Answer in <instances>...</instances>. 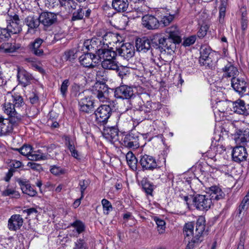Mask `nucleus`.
<instances>
[{
    "mask_svg": "<svg viewBox=\"0 0 249 249\" xmlns=\"http://www.w3.org/2000/svg\"><path fill=\"white\" fill-rule=\"evenodd\" d=\"M165 32V36L159 38V43L162 48L171 53L176 50V44L181 41L180 31L178 26L172 25L167 28Z\"/></svg>",
    "mask_w": 249,
    "mask_h": 249,
    "instance_id": "f257e3e1",
    "label": "nucleus"
},
{
    "mask_svg": "<svg viewBox=\"0 0 249 249\" xmlns=\"http://www.w3.org/2000/svg\"><path fill=\"white\" fill-rule=\"evenodd\" d=\"M20 121L19 118H4L0 117V136L6 135L12 132L14 126Z\"/></svg>",
    "mask_w": 249,
    "mask_h": 249,
    "instance_id": "f03ea898",
    "label": "nucleus"
},
{
    "mask_svg": "<svg viewBox=\"0 0 249 249\" xmlns=\"http://www.w3.org/2000/svg\"><path fill=\"white\" fill-rule=\"evenodd\" d=\"M100 42H103V45L107 46L109 49H112L113 47H115L117 49L120 47L122 40L121 36L118 34L108 32L104 35Z\"/></svg>",
    "mask_w": 249,
    "mask_h": 249,
    "instance_id": "7ed1b4c3",
    "label": "nucleus"
},
{
    "mask_svg": "<svg viewBox=\"0 0 249 249\" xmlns=\"http://www.w3.org/2000/svg\"><path fill=\"white\" fill-rule=\"evenodd\" d=\"M193 202L196 208L201 211H207L212 204L209 195H197L194 198Z\"/></svg>",
    "mask_w": 249,
    "mask_h": 249,
    "instance_id": "20e7f679",
    "label": "nucleus"
},
{
    "mask_svg": "<svg viewBox=\"0 0 249 249\" xmlns=\"http://www.w3.org/2000/svg\"><path fill=\"white\" fill-rule=\"evenodd\" d=\"M96 121L99 123H106L111 114V109L109 105L99 106L95 111Z\"/></svg>",
    "mask_w": 249,
    "mask_h": 249,
    "instance_id": "39448f33",
    "label": "nucleus"
},
{
    "mask_svg": "<svg viewBox=\"0 0 249 249\" xmlns=\"http://www.w3.org/2000/svg\"><path fill=\"white\" fill-rule=\"evenodd\" d=\"M122 144L129 148H137L139 147V136L137 133L130 132L123 135Z\"/></svg>",
    "mask_w": 249,
    "mask_h": 249,
    "instance_id": "423d86ee",
    "label": "nucleus"
},
{
    "mask_svg": "<svg viewBox=\"0 0 249 249\" xmlns=\"http://www.w3.org/2000/svg\"><path fill=\"white\" fill-rule=\"evenodd\" d=\"M20 20L18 16L15 14L13 16H9L7 19V27L5 28L8 32L11 34L19 33L21 31Z\"/></svg>",
    "mask_w": 249,
    "mask_h": 249,
    "instance_id": "0eeeda50",
    "label": "nucleus"
},
{
    "mask_svg": "<svg viewBox=\"0 0 249 249\" xmlns=\"http://www.w3.org/2000/svg\"><path fill=\"white\" fill-rule=\"evenodd\" d=\"M114 95L116 98L128 100L134 97L133 88L127 85H121L115 89Z\"/></svg>",
    "mask_w": 249,
    "mask_h": 249,
    "instance_id": "6e6552de",
    "label": "nucleus"
},
{
    "mask_svg": "<svg viewBox=\"0 0 249 249\" xmlns=\"http://www.w3.org/2000/svg\"><path fill=\"white\" fill-rule=\"evenodd\" d=\"M142 24L147 30H154L159 28L160 22L155 16L147 14L142 17Z\"/></svg>",
    "mask_w": 249,
    "mask_h": 249,
    "instance_id": "1a4fd4ad",
    "label": "nucleus"
},
{
    "mask_svg": "<svg viewBox=\"0 0 249 249\" xmlns=\"http://www.w3.org/2000/svg\"><path fill=\"white\" fill-rule=\"evenodd\" d=\"M140 163L143 170L153 171L158 166L155 158L146 154L141 156Z\"/></svg>",
    "mask_w": 249,
    "mask_h": 249,
    "instance_id": "9d476101",
    "label": "nucleus"
},
{
    "mask_svg": "<svg viewBox=\"0 0 249 249\" xmlns=\"http://www.w3.org/2000/svg\"><path fill=\"white\" fill-rule=\"evenodd\" d=\"M2 110L3 112L7 115L8 118L12 119L16 117L19 118V120L22 119V115L15 107L14 104L11 101H9L7 96L5 97L4 103L2 105Z\"/></svg>",
    "mask_w": 249,
    "mask_h": 249,
    "instance_id": "9b49d317",
    "label": "nucleus"
},
{
    "mask_svg": "<svg viewBox=\"0 0 249 249\" xmlns=\"http://www.w3.org/2000/svg\"><path fill=\"white\" fill-rule=\"evenodd\" d=\"M234 140L237 145H244L249 142V129H236L233 134Z\"/></svg>",
    "mask_w": 249,
    "mask_h": 249,
    "instance_id": "f8f14e48",
    "label": "nucleus"
},
{
    "mask_svg": "<svg viewBox=\"0 0 249 249\" xmlns=\"http://www.w3.org/2000/svg\"><path fill=\"white\" fill-rule=\"evenodd\" d=\"M116 50L121 56L126 59L132 58L135 54L134 47L129 43L123 44Z\"/></svg>",
    "mask_w": 249,
    "mask_h": 249,
    "instance_id": "ddd939ff",
    "label": "nucleus"
},
{
    "mask_svg": "<svg viewBox=\"0 0 249 249\" xmlns=\"http://www.w3.org/2000/svg\"><path fill=\"white\" fill-rule=\"evenodd\" d=\"M231 85L233 89L239 94L242 95L247 91L248 84L243 78L232 77L231 79Z\"/></svg>",
    "mask_w": 249,
    "mask_h": 249,
    "instance_id": "4468645a",
    "label": "nucleus"
},
{
    "mask_svg": "<svg viewBox=\"0 0 249 249\" xmlns=\"http://www.w3.org/2000/svg\"><path fill=\"white\" fill-rule=\"evenodd\" d=\"M23 223L21 215L18 214L12 215L8 219L7 227L10 231H17L20 229Z\"/></svg>",
    "mask_w": 249,
    "mask_h": 249,
    "instance_id": "2eb2a0df",
    "label": "nucleus"
},
{
    "mask_svg": "<svg viewBox=\"0 0 249 249\" xmlns=\"http://www.w3.org/2000/svg\"><path fill=\"white\" fill-rule=\"evenodd\" d=\"M247 155L246 149L241 145L234 148L232 153L233 160L236 162L245 160L247 158Z\"/></svg>",
    "mask_w": 249,
    "mask_h": 249,
    "instance_id": "dca6fc26",
    "label": "nucleus"
},
{
    "mask_svg": "<svg viewBox=\"0 0 249 249\" xmlns=\"http://www.w3.org/2000/svg\"><path fill=\"white\" fill-rule=\"evenodd\" d=\"M56 15L51 12L42 13L39 17L40 22L45 26H51L56 21Z\"/></svg>",
    "mask_w": 249,
    "mask_h": 249,
    "instance_id": "f3484780",
    "label": "nucleus"
},
{
    "mask_svg": "<svg viewBox=\"0 0 249 249\" xmlns=\"http://www.w3.org/2000/svg\"><path fill=\"white\" fill-rule=\"evenodd\" d=\"M79 106L81 111L90 113L93 108V102L90 97H85L80 100Z\"/></svg>",
    "mask_w": 249,
    "mask_h": 249,
    "instance_id": "a211bd4d",
    "label": "nucleus"
},
{
    "mask_svg": "<svg viewBox=\"0 0 249 249\" xmlns=\"http://www.w3.org/2000/svg\"><path fill=\"white\" fill-rule=\"evenodd\" d=\"M231 110L239 114L247 115L249 114L248 109L245 107L244 101L238 100L234 102H231Z\"/></svg>",
    "mask_w": 249,
    "mask_h": 249,
    "instance_id": "6ab92c4d",
    "label": "nucleus"
},
{
    "mask_svg": "<svg viewBox=\"0 0 249 249\" xmlns=\"http://www.w3.org/2000/svg\"><path fill=\"white\" fill-rule=\"evenodd\" d=\"M18 182L24 194L30 196H34L36 195V191L31 186L29 181L26 179H19L18 180Z\"/></svg>",
    "mask_w": 249,
    "mask_h": 249,
    "instance_id": "aec40b11",
    "label": "nucleus"
},
{
    "mask_svg": "<svg viewBox=\"0 0 249 249\" xmlns=\"http://www.w3.org/2000/svg\"><path fill=\"white\" fill-rule=\"evenodd\" d=\"M100 61L111 60L116 58V53L112 49H101L97 52Z\"/></svg>",
    "mask_w": 249,
    "mask_h": 249,
    "instance_id": "412c9836",
    "label": "nucleus"
},
{
    "mask_svg": "<svg viewBox=\"0 0 249 249\" xmlns=\"http://www.w3.org/2000/svg\"><path fill=\"white\" fill-rule=\"evenodd\" d=\"M211 49L207 47H202L200 51V57L199 62L201 65L209 66L212 62V59L210 57Z\"/></svg>",
    "mask_w": 249,
    "mask_h": 249,
    "instance_id": "4be33fe9",
    "label": "nucleus"
},
{
    "mask_svg": "<svg viewBox=\"0 0 249 249\" xmlns=\"http://www.w3.org/2000/svg\"><path fill=\"white\" fill-rule=\"evenodd\" d=\"M136 47L139 52H146L151 48V40L145 37L138 38L136 41Z\"/></svg>",
    "mask_w": 249,
    "mask_h": 249,
    "instance_id": "5701e85b",
    "label": "nucleus"
},
{
    "mask_svg": "<svg viewBox=\"0 0 249 249\" xmlns=\"http://www.w3.org/2000/svg\"><path fill=\"white\" fill-rule=\"evenodd\" d=\"M6 96L7 99H9V101L13 103L15 107L18 112L20 108L22 107L25 105L23 98L18 94H8Z\"/></svg>",
    "mask_w": 249,
    "mask_h": 249,
    "instance_id": "b1692460",
    "label": "nucleus"
},
{
    "mask_svg": "<svg viewBox=\"0 0 249 249\" xmlns=\"http://www.w3.org/2000/svg\"><path fill=\"white\" fill-rule=\"evenodd\" d=\"M95 57L93 54L88 53L82 55L79 57V61L85 67L93 68L95 66V62H93V58Z\"/></svg>",
    "mask_w": 249,
    "mask_h": 249,
    "instance_id": "393cba45",
    "label": "nucleus"
},
{
    "mask_svg": "<svg viewBox=\"0 0 249 249\" xmlns=\"http://www.w3.org/2000/svg\"><path fill=\"white\" fill-rule=\"evenodd\" d=\"M17 77L19 82L24 87L27 86L32 79L30 74L23 69L18 70Z\"/></svg>",
    "mask_w": 249,
    "mask_h": 249,
    "instance_id": "a878e982",
    "label": "nucleus"
},
{
    "mask_svg": "<svg viewBox=\"0 0 249 249\" xmlns=\"http://www.w3.org/2000/svg\"><path fill=\"white\" fill-rule=\"evenodd\" d=\"M21 48V45L16 43H4L1 45L0 50L6 53H12Z\"/></svg>",
    "mask_w": 249,
    "mask_h": 249,
    "instance_id": "bb28decb",
    "label": "nucleus"
},
{
    "mask_svg": "<svg viewBox=\"0 0 249 249\" xmlns=\"http://www.w3.org/2000/svg\"><path fill=\"white\" fill-rule=\"evenodd\" d=\"M58 2L60 7L68 13L76 9L77 5L74 0H58Z\"/></svg>",
    "mask_w": 249,
    "mask_h": 249,
    "instance_id": "cd10ccee",
    "label": "nucleus"
},
{
    "mask_svg": "<svg viewBox=\"0 0 249 249\" xmlns=\"http://www.w3.org/2000/svg\"><path fill=\"white\" fill-rule=\"evenodd\" d=\"M128 4V0H113L112 2L113 8L119 12L126 11Z\"/></svg>",
    "mask_w": 249,
    "mask_h": 249,
    "instance_id": "c85d7f7f",
    "label": "nucleus"
},
{
    "mask_svg": "<svg viewBox=\"0 0 249 249\" xmlns=\"http://www.w3.org/2000/svg\"><path fill=\"white\" fill-rule=\"evenodd\" d=\"M222 70L224 72L223 75L227 77H235V76L238 74L237 69L231 63H228Z\"/></svg>",
    "mask_w": 249,
    "mask_h": 249,
    "instance_id": "c756f323",
    "label": "nucleus"
},
{
    "mask_svg": "<svg viewBox=\"0 0 249 249\" xmlns=\"http://www.w3.org/2000/svg\"><path fill=\"white\" fill-rule=\"evenodd\" d=\"M66 141V143L68 146V149L71 152V156L77 160H80L81 156L80 153L76 149L74 141L71 140L69 137H67Z\"/></svg>",
    "mask_w": 249,
    "mask_h": 249,
    "instance_id": "7c9ffc66",
    "label": "nucleus"
},
{
    "mask_svg": "<svg viewBox=\"0 0 249 249\" xmlns=\"http://www.w3.org/2000/svg\"><path fill=\"white\" fill-rule=\"evenodd\" d=\"M211 196L212 198L218 200L223 198L225 196V194L222 189L218 186H213L210 188Z\"/></svg>",
    "mask_w": 249,
    "mask_h": 249,
    "instance_id": "2f4dec72",
    "label": "nucleus"
},
{
    "mask_svg": "<svg viewBox=\"0 0 249 249\" xmlns=\"http://www.w3.org/2000/svg\"><path fill=\"white\" fill-rule=\"evenodd\" d=\"M42 43L43 40L40 38H37L32 44L31 51L36 56H40L43 54V51L40 48Z\"/></svg>",
    "mask_w": 249,
    "mask_h": 249,
    "instance_id": "473e14b6",
    "label": "nucleus"
},
{
    "mask_svg": "<svg viewBox=\"0 0 249 249\" xmlns=\"http://www.w3.org/2000/svg\"><path fill=\"white\" fill-rule=\"evenodd\" d=\"M176 15V13H165L162 14L161 16L160 20H159L160 24H162L164 27L169 25L174 19Z\"/></svg>",
    "mask_w": 249,
    "mask_h": 249,
    "instance_id": "72a5a7b5",
    "label": "nucleus"
},
{
    "mask_svg": "<svg viewBox=\"0 0 249 249\" xmlns=\"http://www.w3.org/2000/svg\"><path fill=\"white\" fill-rule=\"evenodd\" d=\"M25 22L29 29H33L37 28L40 23L39 18L31 16H28L25 18Z\"/></svg>",
    "mask_w": 249,
    "mask_h": 249,
    "instance_id": "f704fd0d",
    "label": "nucleus"
},
{
    "mask_svg": "<svg viewBox=\"0 0 249 249\" xmlns=\"http://www.w3.org/2000/svg\"><path fill=\"white\" fill-rule=\"evenodd\" d=\"M126 160L131 169L133 170L137 169L138 160L132 152L129 151L126 154Z\"/></svg>",
    "mask_w": 249,
    "mask_h": 249,
    "instance_id": "c9c22d12",
    "label": "nucleus"
},
{
    "mask_svg": "<svg viewBox=\"0 0 249 249\" xmlns=\"http://www.w3.org/2000/svg\"><path fill=\"white\" fill-rule=\"evenodd\" d=\"M102 66L105 69L117 70L119 69L118 62L116 58L110 60L102 61Z\"/></svg>",
    "mask_w": 249,
    "mask_h": 249,
    "instance_id": "e433bc0d",
    "label": "nucleus"
},
{
    "mask_svg": "<svg viewBox=\"0 0 249 249\" xmlns=\"http://www.w3.org/2000/svg\"><path fill=\"white\" fill-rule=\"evenodd\" d=\"M203 238L201 235L196 234L194 237H193L191 241L189 239L187 240L186 241H188V243L186 246L185 249H193L194 248L198 246V245L202 241Z\"/></svg>",
    "mask_w": 249,
    "mask_h": 249,
    "instance_id": "4c0bfd02",
    "label": "nucleus"
},
{
    "mask_svg": "<svg viewBox=\"0 0 249 249\" xmlns=\"http://www.w3.org/2000/svg\"><path fill=\"white\" fill-rule=\"evenodd\" d=\"M231 102L220 101L216 103L215 109L221 113L227 111L228 107L231 106Z\"/></svg>",
    "mask_w": 249,
    "mask_h": 249,
    "instance_id": "58836bf2",
    "label": "nucleus"
},
{
    "mask_svg": "<svg viewBox=\"0 0 249 249\" xmlns=\"http://www.w3.org/2000/svg\"><path fill=\"white\" fill-rule=\"evenodd\" d=\"M205 220L204 217H199L196 223V234L201 235L202 236L203 232L205 230Z\"/></svg>",
    "mask_w": 249,
    "mask_h": 249,
    "instance_id": "ea45409f",
    "label": "nucleus"
},
{
    "mask_svg": "<svg viewBox=\"0 0 249 249\" xmlns=\"http://www.w3.org/2000/svg\"><path fill=\"white\" fill-rule=\"evenodd\" d=\"M194 232V225L192 222L186 223L184 227L183 233L185 236V240L190 239Z\"/></svg>",
    "mask_w": 249,
    "mask_h": 249,
    "instance_id": "a19ab883",
    "label": "nucleus"
},
{
    "mask_svg": "<svg viewBox=\"0 0 249 249\" xmlns=\"http://www.w3.org/2000/svg\"><path fill=\"white\" fill-rule=\"evenodd\" d=\"M100 86L99 89L97 90V92L96 94V96L98 99L99 100L100 102L103 103H107L108 102V99L107 97V93L105 92L102 91L100 89H102V86L103 87V89L105 88L104 85H101V84H97L96 86V88H98V86Z\"/></svg>",
    "mask_w": 249,
    "mask_h": 249,
    "instance_id": "79ce46f5",
    "label": "nucleus"
},
{
    "mask_svg": "<svg viewBox=\"0 0 249 249\" xmlns=\"http://www.w3.org/2000/svg\"><path fill=\"white\" fill-rule=\"evenodd\" d=\"M71 225L75 229L76 234L74 235L76 236L83 232L85 229L84 224L80 220H76L72 223H71Z\"/></svg>",
    "mask_w": 249,
    "mask_h": 249,
    "instance_id": "37998d69",
    "label": "nucleus"
},
{
    "mask_svg": "<svg viewBox=\"0 0 249 249\" xmlns=\"http://www.w3.org/2000/svg\"><path fill=\"white\" fill-rule=\"evenodd\" d=\"M2 195L4 196H10L14 198H18L20 197V194L18 191L9 188H6L2 192Z\"/></svg>",
    "mask_w": 249,
    "mask_h": 249,
    "instance_id": "c03bdc74",
    "label": "nucleus"
},
{
    "mask_svg": "<svg viewBox=\"0 0 249 249\" xmlns=\"http://www.w3.org/2000/svg\"><path fill=\"white\" fill-rule=\"evenodd\" d=\"M154 221L157 225V230L160 234H163L165 231V222L157 217H155Z\"/></svg>",
    "mask_w": 249,
    "mask_h": 249,
    "instance_id": "a18cd8bd",
    "label": "nucleus"
},
{
    "mask_svg": "<svg viewBox=\"0 0 249 249\" xmlns=\"http://www.w3.org/2000/svg\"><path fill=\"white\" fill-rule=\"evenodd\" d=\"M249 205V190L246 196L244 197L239 207V213L241 214L243 211H246Z\"/></svg>",
    "mask_w": 249,
    "mask_h": 249,
    "instance_id": "49530a36",
    "label": "nucleus"
},
{
    "mask_svg": "<svg viewBox=\"0 0 249 249\" xmlns=\"http://www.w3.org/2000/svg\"><path fill=\"white\" fill-rule=\"evenodd\" d=\"M103 206V213L105 214H108L110 212L113 210L112 206L111 203L107 199L104 198L101 201Z\"/></svg>",
    "mask_w": 249,
    "mask_h": 249,
    "instance_id": "de8ad7c7",
    "label": "nucleus"
},
{
    "mask_svg": "<svg viewBox=\"0 0 249 249\" xmlns=\"http://www.w3.org/2000/svg\"><path fill=\"white\" fill-rule=\"evenodd\" d=\"M142 188L145 192L149 195H152L153 191L154 186L149 181L145 180H142Z\"/></svg>",
    "mask_w": 249,
    "mask_h": 249,
    "instance_id": "09e8293b",
    "label": "nucleus"
},
{
    "mask_svg": "<svg viewBox=\"0 0 249 249\" xmlns=\"http://www.w3.org/2000/svg\"><path fill=\"white\" fill-rule=\"evenodd\" d=\"M43 154L39 151H33L28 156V159L30 160H38L43 159Z\"/></svg>",
    "mask_w": 249,
    "mask_h": 249,
    "instance_id": "8fccbe9b",
    "label": "nucleus"
},
{
    "mask_svg": "<svg viewBox=\"0 0 249 249\" xmlns=\"http://www.w3.org/2000/svg\"><path fill=\"white\" fill-rule=\"evenodd\" d=\"M16 150L18 151L22 155L28 158L31 152H32V147L30 145H24L20 148L16 149Z\"/></svg>",
    "mask_w": 249,
    "mask_h": 249,
    "instance_id": "3c124183",
    "label": "nucleus"
},
{
    "mask_svg": "<svg viewBox=\"0 0 249 249\" xmlns=\"http://www.w3.org/2000/svg\"><path fill=\"white\" fill-rule=\"evenodd\" d=\"M70 85V81L68 79L64 80L60 88V90L62 96L65 97L67 95L68 92V87Z\"/></svg>",
    "mask_w": 249,
    "mask_h": 249,
    "instance_id": "603ef678",
    "label": "nucleus"
},
{
    "mask_svg": "<svg viewBox=\"0 0 249 249\" xmlns=\"http://www.w3.org/2000/svg\"><path fill=\"white\" fill-rule=\"evenodd\" d=\"M73 249H88V247L84 239H78L74 243Z\"/></svg>",
    "mask_w": 249,
    "mask_h": 249,
    "instance_id": "864d4df0",
    "label": "nucleus"
},
{
    "mask_svg": "<svg viewBox=\"0 0 249 249\" xmlns=\"http://www.w3.org/2000/svg\"><path fill=\"white\" fill-rule=\"evenodd\" d=\"M147 108L151 111L159 110L161 108V105L159 102H147Z\"/></svg>",
    "mask_w": 249,
    "mask_h": 249,
    "instance_id": "5fc2aeb1",
    "label": "nucleus"
},
{
    "mask_svg": "<svg viewBox=\"0 0 249 249\" xmlns=\"http://www.w3.org/2000/svg\"><path fill=\"white\" fill-rule=\"evenodd\" d=\"M84 11L82 8L78 9L73 13L71 20L73 21L82 19L84 17Z\"/></svg>",
    "mask_w": 249,
    "mask_h": 249,
    "instance_id": "6e6d98bb",
    "label": "nucleus"
},
{
    "mask_svg": "<svg viewBox=\"0 0 249 249\" xmlns=\"http://www.w3.org/2000/svg\"><path fill=\"white\" fill-rule=\"evenodd\" d=\"M50 171L53 174L56 176H59L65 173V170L64 169L55 165L51 167Z\"/></svg>",
    "mask_w": 249,
    "mask_h": 249,
    "instance_id": "4d7b16f0",
    "label": "nucleus"
},
{
    "mask_svg": "<svg viewBox=\"0 0 249 249\" xmlns=\"http://www.w3.org/2000/svg\"><path fill=\"white\" fill-rule=\"evenodd\" d=\"M208 29L209 27L207 25L201 26L197 32V36L199 38L204 37L206 35Z\"/></svg>",
    "mask_w": 249,
    "mask_h": 249,
    "instance_id": "13d9d810",
    "label": "nucleus"
},
{
    "mask_svg": "<svg viewBox=\"0 0 249 249\" xmlns=\"http://www.w3.org/2000/svg\"><path fill=\"white\" fill-rule=\"evenodd\" d=\"M196 40V36H189L188 37H187L184 39L183 45V46L186 47V46H189L192 44H193Z\"/></svg>",
    "mask_w": 249,
    "mask_h": 249,
    "instance_id": "bf43d9fd",
    "label": "nucleus"
},
{
    "mask_svg": "<svg viewBox=\"0 0 249 249\" xmlns=\"http://www.w3.org/2000/svg\"><path fill=\"white\" fill-rule=\"evenodd\" d=\"M10 36L9 33L5 28H0V42Z\"/></svg>",
    "mask_w": 249,
    "mask_h": 249,
    "instance_id": "052dcab7",
    "label": "nucleus"
},
{
    "mask_svg": "<svg viewBox=\"0 0 249 249\" xmlns=\"http://www.w3.org/2000/svg\"><path fill=\"white\" fill-rule=\"evenodd\" d=\"M205 156L208 157L209 158L213 160H216V156L217 154L215 152V151L213 149V147H211L210 149L208 150L205 154Z\"/></svg>",
    "mask_w": 249,
    "mask_h": 249,
    "instance_id": "680f3d73",
    "label": "nucleus"
},
{
    "mask_svg": "<svg viewBox=\"0 0 249 249\" xmlns=\"http://www.w3.org/2000/svg\"><path fill=\"white\" fill-rule=\"evenodd\" d=\"M212 147L217 155L222 154L226 150L225 146L222 144H218L217 145L213 146Z\"/></svg>",
    "mask_w": 249,
    "mask_h": 249,
    "instance_id": "e2e57ef3",
    "label": "nucleus"
},
{
    "mask_svg": "<svg viewBox=\"0 0 249 249\" xmlns=\"http://www.w3.org/2000/svg\"><path fill=\"white\" fill-rule=\"evenodd\" d=\"M93 41H94V39H92L91 40L88 39L84 42V46L87 50H90L93 47L91 43H93Z\"/></svg>",
    "mask_w": 249,
    "mask_h": 249,
    "instance_id": "0e129e2a",
    "label": "nucleus"
},
{
    "mask_svg": "<svg viewBox=\"0 0 249 249\" xmlns=\"http://www.w3.org/2000/svg\"><path fill=\"white\" fill-rule=\"evenodd\" d=\"M28 166L34 170H38L40 168V165L34 162H29L28 163Z\"/></svg>",
    "mask_w": 249,
    "mask_h": 249,
    "instance_id": "69168bd1",
    "label": "nucleus"
},
{
    "mask_svg": "<svg viewBox=\"0 0 249 249\" xmlns=\"http://www.w3.org/2000/svg\"><path fill=\"white\" fill-rule=\"evenodd\" d=\"M79 185L80 186V190H81V198H83L84 197V191L87 188V185L85 183L84 181H81L79 182Z\"/></svg>",
    "mask_w": 249,
    "mask_h": 249,
    "instance_id": "338daca9",
    "label": "nucleus"
},
{
    "mask_svg": "<svg viewBox=\"0 0 249 249\" xmlns=\"http://www.w3.org/2000/svg\"><path fill=\"white\" fill-rule=\"evenodd\" d=\"M23 212L24 213H26L28 215L34 213L36 215L37 213V211L34 208H31L23 210Z\"/></svg>",
    "mask_w": 249,
    "mask_h": 249,
    "instance_id": "774afa93",
    "label": "nucleus"
}]
</instances>
